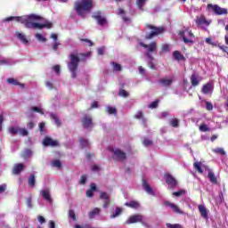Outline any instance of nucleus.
Instances as JSON below:
<instances>
[{
  "mask_svg": "<svg viewBox=\"0 0 228 228\" xmlns=\"http://www.w3.org/2000/svg\"><path fill=\"white\" fill-rule=\"evenodd\" d=\"M15 20L16 22H20L28 29H51L53 28V23L51 21L45 20L44 23H37V20H42V17L36 14H30L28 16H11L5 18V22H10Z\"/></svg>",
  "mask_w": 228,
  "mask_h": 228,
  "instance_id": "obj_1",
  "label": "nucleus"
},
{
  "mask_svg": "<svg viewBox=\"0 0 228 228\" xmlns=\"http://www.w3.org/2000/svg\"><path fill=\"white\" fill-rule=\"evenodd\" d=\"M92 53L88 52L86 53H77V50H75L72 52L69 58V62L68 63V69L69 72L71 73V77L73 79H76L77 77V69L79 68V63L81 62V60H85V58H88Z\"/></svg>",
  "mask_w": 228,
  "mask_h": 228,
  "instance_id": "obj_2",
  "label": "nucleus"
},
{
  "mask_svg": "<svg viewBox=\"0 0 228 228\" xmlns=\"http://www.w3.org/2000/svg\"><path fill=\"white\" fill-rule=\"evenodd\" d=\"M94 8V0H77L74 3V10L79 17H85Z\"/></svg>",
  "mask_w": 228,
  "mask_h": 228,
  "instance_id": "obj_3",
  "label": "nucleus"
},
{
  "mask_svg": "<svg viewBox=\"0 0 228 228\" xmlns=\"http://www.w3.org/2000/svg\"><path fill=\"white\" fill-rule=\"evenodd\" d=\"M146 28L148 29H151V31L145 36L146 40H152L154 37H158L159 35L165 33V27H156L154 25L147 24Z\"/></svg>",
  "mask_w": 228,
  "mask_h": 228,
  "instance_id": "obj_4",
  "label": "nucleus"
},
{
  "mask_svg": "<svg viewBox=\"0 0 228 228\" xmlns=\"http://www.w3.org/2000/svg\"><path fill=\"white\" fill-rule=\"evenodd\" d=\"M139 45H141V47H143L144 49H147V58H149L150 60H153L152 55H151V53H156L158 49V44L156 43V41H152L149 45H145L143 42L139 41Z\"/></svg>",
  "mask_w": 228,
  "mask_h": 228,
  "instance_id": "obj_5",
  "label": "nucleus"
},
{
  "mask_svg": "<svg viewBox=\"0 0 228 228\" xmlns=\"http://www.w3.org/2000/svg\"><path fill=\"white\" fill-rule=\"evenodd\" d=\"M207 10H212L215 15H227V9L220 7L218 4H208Z\"/></svg>",
  "mask_w": 228,
  "mask_h": 228,
  "instance_id": "obj_6",
  "label": "nucleus"
},
{
  "mask_svg": "<svg viewBox=\"0 0 228 228\" xmlns=\"http://www.w3.org/2000/svg\"><path fill=\"white\" fill-rule=\"evenodd\" d=\"M180 37L183 38L184 44H193V40H191V38H195V35H193L191 30L180 32Z\"/></svg>",
  "mask_w": 228,
  "mask_h": 228,
  "instance_id": "obj_7",
  "label": "nucleus"
},
{
  "mask_svg": "<svg viewBox=\"0 0 228 228\" xmlns=\"http://www.w3.org/2000/svg\"><path fill=\"white\" fill-rule=\"evenodd\" d=\"M93 19L97 20V24L99 26H106L108 24V20H106V17L102 16V12H96L93 15Z\"/></svg>",
  "mask_w": 228,
  "mask_h": 228,
  "instance_id": "obj_8",
  "label": "nucleus"
},
{
  "mask_svg": "<svg viewBox=\"0 0 228 228\" xmlns=\"http://www.w3.org/2000/svg\"><path fill=\"white\" fill-rule=\"evenodd\" d=\"M114 154V159H118V161H126L127 159V155L126 152L122 151L120 149L110 150Z\"/></svg>",
  "mask_w": 228,
  "mask_h": 228,
  "instance_id": "obj_9",
  "label": "nucleus"
},
{
  "mask_svg": "<svg viewBox=\"0 0 228 228\" xmlns=\"http://www.w3.org/2000/svg\"><path fill=\"white\" fill-rule=\"evenodd\" d=\"M164 177L166 183L169 186V188H171V190H174V188L177 186V181L174 176H172V175L167 173L165 174Z\"/></svg>",
  "mask_w": 228,
  "mask_h": 228,
  "instance_id": "obj_10",
  "label": "nucleus"
},
{
  "mask_svg": "<svg viewBox=\"0 0 228 228\" xmlns=\"http://www.w3.org/2000/svg\"><path fill=\"white\" fill-rule=\"evenodd\" d=\"M143 224V216L142 215H134L132 216H130L126 221V224L127 225L131 224Z\"/></svg>",
  "mask_w": 228,
  "mask_h": 228,
  "instance_id": "obj_11",
  "label": "nucleus"
},
{
  "mask_svg": "<svg viewBox=\"0 0 228 228\" xmlns=\"http://www.w3.org/2000/svg\"><path fill=\"white\" fill-rule=\"evenodd\" d=\"M163 204L166 206V208H170L174 213H176V215H183L181 208H179V206L175 205V203L164 201Z\"/></svg>",
  "mask_w": 228,
  "mask_h": 228,
  "instance_id": "obj_12",
  "label": "nucleus"
},
{
  "mask_svg": "<svg viewBox=\"0 0 228 228\" xmlns=\"http://www.w3.org/2000/svg\"><path fill=\"white\" fill-rule=\"evenodd\" d=\"M195 22L197 24V26L202 27V26H209V24H211V21L208 20V19H206V16L204 15H200L196 17Z\"/></svg>",
  "mask_w": 228,
  "mask_h": 228,
  "instance_id": "obj_13",
  "label": "nucleus"
},
{
  "mask_svg": "<svg viewBox=\"0 0 228 228\" xmlns=\"http://www.w3.org/2000/svg\"><path fill=\"white\" fill-rule=\"evenodd\" d=\"M43 145H45V147H58L60 143L58 141H54L51 137H45Z\"/></svg>",
  "mask_w": 228,
  "mask_h": 228,
  "instance_id": "obj_14",
  "label": "nucleus"
},
{
  "mask_svg": "<svg viewBox=\"0 0 228 228\" xmlns=\"http://www.w3.org/2000/svg\"><path fill=\"white\" fill-rule=\"evenodd\" d=\"M100 199L101 200H103V208H106L108 206H110V194L106 191L100 192Z\"/></svg>",
  "mask_w": 228,
  "mask_h": 228,
  "instance_id": "obj_15",
  "label": "nucleus"
},
{
  "mask_svg": "<svg viewBox=\"0 0 228 228\" xmlns=\"http://www.w3.org/2000/svg\"><path fill=\"white\" fill-rule=\"evenodd\" d=\"M23 171H24V164L19 163L14 165L12 170V174H13V175H19Z\"/></svg>",
  "mask_w": 228,
  "mask_h": 228,
  "instance_id": "obj_16",
  "label": "nucleus"
},
{
  "mask_svg": "<svg viewBox=\"0 0 228 228\" xmlns=\"http://www.w3.org/2000/svg\"><path fill=\"white\" fill-rule=\"evenodd\" d=\"M93 119L90 116H84L82 118V125L86 129H88V127H92Z\"/></svg>",
  "mask_w": 228,
  "mask_h": 228,
  "instance_id": "obj_17",
  "label": "nucleus"
},
{
  "mask_svg": "<svg viewBox=\"0 0 228 228\" xmlns=\"http://www.w3.org/2000/svg\"><path fill=\"white\" fill-rule=\"evenodd\" d=\"M198 209L202 216V218H205V220H208V208L204 205H199Z\"/></svg>",
  "mask_w": 228,
  "mask_h": 228,
  "instance_id": "obj_18",
  "label": "nucleus"
},
{
  "mask_svg": "<svg viewBox=\"0 0 228 228\" xmlns=\"http://www.w3.org/2000/svg\"><path fill=\"white\" fill-rule=\"evenodd\" d=\"M211 90H213V85L211 83H207L202 86L201 92L205 95H208V94H210Z\"/></svg>",
  "mask_w": 228,
  "mask_h": 228,
  "instance_id": "obj_19",
  "label": "nucleus"
},
{
  "mask_svg": "<svg viewBox=\"0 0 228 228\" xmlns=\"http://www.w3.org/2000/svg\"><path fill=\"white\" fill-rule=\"evenodd\" d=\"M41 193L45 200H46L47 202H53V198H51V192L49 191V190H43L41 191Z\"/></svg>",
  "mask_w": 228,
  "mask_h": 228,
  "instance_id": "obj_20",
  "label": "nucleus"
},
{
  "mask_svg": "<svg viewBox=\"0 0 228 228\" xmlns=\"http://www.w3.org/2000/svg\"><path fill=\"white\" fill-rule=\"evenodd\" d=\"M173 58L174 60H176V61H183L184 60H186V58H184V55H183L179 51H175L173 53Z\"/></svg>",
  "mask_w": 228,
  "mask_h": 228,
  "instance_id": "obj_21",
  "label": "nucleus"
},
{
  "mask_svg": "<svg viewBox=\"0 0 228 228\" xmlns=\"http://www.w3.org/2000/svg\"><path fill=\"white\" fill-rule=\"evenodd\" d=\"M125 206H126V208H132V209H138V208H140V203L136 200H132L125 203Z\"/></svg>",
  "mask_w": 228,
  "mask_h": 228,
  "instance_id": "obj_22",
  "label": "nucleus"
},
{
  "mask_svg": "<svg viewBox=\"0 0 228 228\" xmlns=\"http://www.w3.org/2000/svg\"><path fill=\"white\" fill-rule=\"evenodd\" d=\"M142 187L143 190H145L146 193H149L150 195H152L154 193V191H152V187H151V185H149V183L145 180L142 181Z\"/></svg>",
  "mask_w": 228,
  "mask_h": 228,
  "instance_id": "obj_23",
  "label": "nucleus"
},
{
  "mask_svg": "<svg viewBox=\"0 0 228 228\" xmlns=\"http://www.w3.org/2000/svg\"><path fill=\"white\" fill-rule=\"evenodd\" d=\"M118 15H123L124 22H131V18L126 16V11L122 8L118 9Z\"/></svg>",
  "mask_w": 228,
  "mask_h": 228,
  "instance_id": "obj_24",
  "label": "nucleus"
},
{
  "mask_svg": "<svg viewBox=\"0 0 228 228\" xmlns=\"http://www.w3.org/2000/svg\"><path fill=\"white\" fill-rule=\"evenodd\" d=\"M7 83L9 85H13L14 86H20V88H24V84H20L17 79L15 78H8Z\"/></svg>",
  "mask_w": 228,
  "mask_h": 228,
  "instance_id": "obj_25",
  "label": "nucleus"
},
{
  "mask_svg": "<svg viewBox=\"0 0 228 228\" xmlns=\"http://www.w3.org/2000/svg\"><path fill=\"white\" fill-rule=\"evenodd\" d=\"M101 215V208H95L92 211L89 212V219L92 220L94 217Z\"/></svg>",
  "mask_w": 228,
  "mask_h": 228,
  "instance_id": "obj_26",
  "label": "nucleus"
},
{
  "mask_svg": "<svg viewBox=\"0 0 228 228\" xmlns=\"http://www.w3.org/2000/svg\"><path fill=\"white\" fill-rule=\"evenodd\" d=\"M174 83V80L172 78H161L159 80V84L162 85V86H170Z\"/></svg>",
  "mask_w": 228,
  "mask_h": 228,
  "instance_id": "obj_27",
  "label": "nucleus"
},
{
  "mask_svg": "<svg viewBox=\"0 0 228 228\" xmlns=\"http://www.w3.org/2000/svg\"><path fill=\"white\" fill-rule=\"evenodd\" d=\"M50 117L52 120L55 122V125L57 126V127L61 126V120H60V118H58V115L52 113L50 114Z\"/></svg>",
  "mask_w": 228,
  "mask_h": 228,
  "instance_id": "obj_28",
  "label": "nucleus"
},
{
  "mask_svg": "<svg viewBox=\"0 0 228 228\" xmlns=\"http://www.w3.org/2000/svg\"><path fill=\"white\" fill-rule=\"evenodd\" d=\"M28 183L30 188H35L37 184V179L35 178V175H30V176L28 177Z\"/></svg>",
  "mask_w": 228,
  "mask_h": 228,
  "instance_id": "obj_29",
  "label": "nucleus"
},
{
  "mask_svg": "<svg viewBox=\"0 0 228 228\" xmlns=\"http://www.w3.org/2000/svg\"><path fill=\"white\" fill-rule=\"evenodd\" d=\"M208 177L210 183H212V184H216V183H218V180L216 179L215 173L209 172L208 175Z\"/></svg>",
  "mask_w": 228,
  "mask_h": 228,
  "instance_id": "obj_30",
  "label": "nucleus"
},
{
  "mask_svg": "<svg viewBox=\"0 0 228 228\" xmlns=\"http://www.w3.org/2000/svg\"><path fill=\"white\" fill-rule=\"evenodd\" d=\"M191 83L192 85V86H199V78L197 77V75L192 74L191 76Z\"/></svg>",
  "mask_w": 228,
  "mask_h": 228,
  "instance_id": "obj_31",
  "label": "nucleus"
},
{
  "mask_svg": "<svg viewBox=\"0 0 228 228\" xmlns=\"http://www.w3.org/2000/svg\"><path fill=\"white\" fill-rule=\"evenodd\" d=\"M68 216H69V218L73 220V222H76L77 220V216H76V212L73 209L69 210Z\"/></svg>",
  "mask_w": 228,
  "mask_h": 228,
  "instance_id": "obj_32",
  "label": "nucleus"
},
{
  "mask_svg": "<svg viewBox=\"0 0 228 228\" xmlns=\"http://www.w3.org/2000/svg\"><path fill=\"white\" fill-rule=\"evenodd\" d=\"M169 126H171V127H179V119L177 118L170 119Z\"/></svg>",
  "mask_w": 228,
  "mask_h": 228,
  "instance_id": "obj_33",
  "label": "nucleus"
},
{
  "mask_svg": "<svg viewBox=\"0 0 228 228\" xmlns=\"http://www.w3.org/2000/svg\"><path fill=\"white\" fill-rule=\"evenodd\" d=\"M118 95L119 97H124L125 99L129 96V93L126 91L125 89H119L118 92Z\"/></svg>",
  "mask_w": 228,
  "mask_h": 228,
  "instance_id": "obj_34",
  "label": "nucleus"
},
{
  "mask_svg": "<svg viewBox=\"0 0 228 228\" xmlns=\"http://www.w3.org/2000/svg\"><path fill=\"white\" fill-rule=\"evenodd\" d=\"M111 65H112V67H113V70L115 71V72H120V71H122V65H120V64H118V63H117V62H111Z\"/></svg>",
  "mask_w": 228,
  "mask_h": 228,
  "instance_id": "obj_35",
  "label": "nucleus"
},
{
  "mask_svg": "<svg viewBox=\"0 0 228 228\" xmlns=\"http://www.w3.org/2000/svg\"><path fill=\"white\" fill-rule=\"evenodd\" d=\"M17 37L19 38V40H20V42H22V44H28V38H26V36L23 33H18Z\"/></svg>",
  "mask_w": 228,
  "mask_h": 228,
  "instance_id": "obj_36",
  "label": "nucleus"
},
{
  "mask_svg": "<svg viewBox=\"0 0 228 228\" xmlns=\"http://www.w3.org/2000/svg\"><path fill=\"white\" fill-rule=\"evenodd\" d=\"M106 110L109 115H117V109L115 107L108 106Z\"/></svg>",
  "mask_w": 228,
  "mask_h": 228,
  "instance_id": "obj_37",
  "label": "nucleus"
},
{
  "mask_svg": "<svg viewBox=\"0 0 228 228\" xmlns=\"http://www.w3.org/2000/svg\"><path fill=\"white\" fill-rule=\"evenodd\" d=\"M213 152H215V154H220L221 156H225V151L224 150V148H216L213 150Z\"/></svg>",
  "mask_w": 228,
  "mask_h": 228,
  "instance_id": "obj_38",
  "label": "nucleus"
},
{
  "mask_svg": "<svg viewBox=\"0 0 228 228\" xmlns=\"http://www.w3.org/2000/svg\"><path fill=\"white\" fill-rule=\"evenodd\" d=\"M122 214V208L117 207L116 212L110 216V218H117V216H119Z\"/></svg>",
  "mask_w": 228,
  "mask_h": 228,
  "instance_id": "obj_39",
  "label": "nucleus"
},
{
  "mask_svg": "<svg viewBox=\"0 0 228 228\" xmlns=\"http://www.w3.org/2000/svg\"><path fill=\"white\" fill-rule=\"evenodd\" d=\"M200 131H201L202 133H208L211 131V129L208 127V125L203 123L200 126Z\"/></svg>",
  "mask_w": 228,
  "mask_h": 228,
  "instance_id": "obj_40",
  "label": "nucleus"
},
{
  "mask_svg": "<svg viewBox=\"0 0 228 228\" xmlns=\"http://www.w3.org/2000/svg\"><path fill=\"white\" fill-rule=\"evenodd\" d=\"M161 53H170V45L164 44L161 45Z\"/></svg>",
  "mask_w": 228,
  "mask_h": 228,
  "instance_id": "obj_41",
  "label": "nucleus"
},
{
  "mask_svg": "<svg viewBox=\"0 0 228 228\" xmlns=\"http://www.w3.org/2000/svg\"><path fill=\"white\" fill-rule=\"evenodd\" d=\"M166 227L167 228H183V224H170V223H167L166 224Z\"/></svg>",
  "mask_w": 228,
  "mask_h": 228,
  "instance_id": "obj_42",
  "label": "nucleus"
},
{
  "mask_svg": "<svg viewBox=\"0 0 228 228\" xmlns=\"http://www.w3.org/2000/svg\"><path fill=\"white\" fill-rule=\"evenodd\" d=\"M193 167L195 168V170H197L199 172V174H202V167H200V162H194Z\"/></svg>",
  "mask_w": 228,
  "mask_h": 228,
  "instance_id": "obj_43",
  "label": "nucleus"
},
{
  "mask_svg": "<svg viewBox=\"0 0 228 228\" xmlns=\"http://www.w3.org/2000/svg\"><path fill=\"white\" fill-rule=\"evenodd\" d=\"M79 142H80L81 147H88V145H89L88 140H86L85 138H80Z\"/></svg>",
  "mask_w": 228,
  "mask_h": 228,
  "instance_id": "obj_44",
  "label": "nucleus"
},
{
  "mask_svg": "<svg viewBox=\"0 0 228 228\" xmlns=\"http://www.w3.org/2000/svg\"><path fill=\"white\" fill-rule=\"evenodd\" d=\"M31 154H32L31 150H26V151L23 152L22 156H23V158H24L25 159H28V158H31Z\"/></svg>",
  "mask_w": 228,
  "mask_h": 228,
  "instance_id": "obj_45",
  "label": "nucleus"
},
{
  "mask_svg": "<svg viewBox=\"0 0 228 228\" xmlns=\"http://www.w3.org/2000/svg\"><path fill=\"white\" fill-rule=\"evenodd\" d=\"M186 193V191L184 190H180L178 191L173 192L174 197H181L182 195H184Z\"/></svg>",
  "mask_w": 228,
  "mask_h": 228,
  "instance_id": "obj_46",
  "label": "nucleus"
},
{
  "mask_svg": "<svg viewBox=\"0 0 228 228\" xmlns=\"http://www.w3.org/2000/svg\"><path fill=\"white\" fill-rule=\"evenodd\" d=\"M21 136H28L29 134V132L26 130V128H19V132Z\"/></svg>",
  "mask_w": 228,
  "mask_h": 228,
  "instance_id": "obj_47",
  "label": "nucleus"
},
{
  "mask_svg": "<svg viewBox=\"0 0 228 228\" xmlns=\"http://www.w3.org/2000/svg\"><path fill=\"white\" fill-rule=\"evenodd\" d=\"M158 104H159V100H156V101L152 102L149 105V108H151V110H154V109L158 108Z\"/></svg>",
  "mask_w": 228,
  "mask_h": 228,
  "instance_id": "obj_48",
  "label": "nucleus"
},
{
  "mask_svg": "<svg viewBox=\"0 0 228 228\" xmlns=\"http://www.w3.org/2000/svg\"><path fill=\"white\" fill-rule=\"evenodd\" d=\"M32 111H36V113H40V115H44V110L40 107H32Z\"/></svg>",
  "mask_w": 228,
  "mask_h": 228,
  "instance_id": "obj_49",
  "label": "nucleus"
},
{
  "mask_svg": "<svg viewBox=\"0 0 228 228\" xmlns=\"http://www.w3.org/2000/svg\"><path fill=\"white\" fill-rule=\"evenodd\" d=\"M26 204L28 208H33V199L31 197L27 198Z\"/></svg>",
  "mask_w": 228,
  "mask_h": 228,
  "instance_id": "obj_50",
  "label": "nucleus"
},
{
  "mask_svg": "<svg viewBox=\"0 0 228 228\" xmlns=\"http://www.w3.org/2000/svg\"><path fill=\"white\" fill-rule=\"evenodd\" d=\"M36 38H37L39 42H47V39L42 37V34H36Z\"/></svg>",
  "mask_w": 228,
  "mask_h": 228,
  "instance_id": "obj_51",
  "label": "nucleus"
},
{
  "mask_svg": "<svg viewBox=\"0 0 228 228\" xmlns=\"http://www.w3.org/2000/svg\"><path fill=\"white\" fill-rule=\"evenodd\" d=\"M142 143L144 147H150V145H152L153 142L149 139H144Z\"/></svg>",
  "mask_w": 228,
  "mask_h": 228,
  "instance_id": "obj_52",
  "label": "nucleus"
},
{
  "mask_svg": "<svg viewBox=\"0 0 228 228\" xmlns=\"http://www.w3.org/2000/svg\"><path fill=\"white\" fill-rule=\"evenodd\" d=\"M206 110H208V111H213V103L206 102Z\"/></svg>",
  "mask_w": 228,
  "mask_h": 228,
  "instance_id": "obj_53",
  "label": "nucleus"
},
{
  "mask_svg": "<svg viewBox=\"0 0 228 228\" xmlns=\"http://www.w3.org/2000/svg\"><path fill=\"white\" fill-rule=\"evenodd\" d=\"M147 0H137L136 1V4H137V6L139 7V8H143V4H145V2H146Z\"/></svg>",
  "mask_w": 228,
  "mask_h": 228,
  "instance_id": "obj_54",
  "label": "nucleus"
},
{
  "mask_svg": "<svg viewBox=\"0 0 228 228\" xmlns=\"http://www.w3.org/2000/svg\"><path fill=\"white\" fill-rule=\"evenodd\" d=\"M53 165L56 168H61V161H60V160H55V161H53Z\"/></svg>",
  "mask_w": 228,
  "mask_h": 228,
  "instance_id": "obj_55",
  "label": "nucleus"
},
{
  "mask_svg": "<svg viewBox=\"0 0 228 228\" xmlns=\"http://www.w3.org/2000/svg\"><path fill=\"white\" fill-rule=\"evenodd\" d=\"M91 169L93 170V172H99L101 170V167L97 164H94L92 166Z\"/></svg>",
  "mask_w": 228,
  "mask_h": 228,
  "instance_id": "obj_56",
  "label": "nucleus"
},
{
  "mask_svg": "<svg viewBox=\"0 0 228 228\" xmlns=\"http://www.w3.org/2000/svg\"><path fill=\"white\" fill-rule=\"evenodd\" d=\"M80 184H86V175H83L80 177Z\"/></svg>",
  "mask_w": 228,
  "mask_h": 228,
  "instance_id": "obj_57",
  "label": "nucleus"
},
{
  "mask_svg": "<svg viewBox=\"0 0 228 228\" xmlns=\"http://www.w3.org/2000/svg\"><path fill=\"white\" fill-rule=\"evenodd\" d=\"M9 131L12 134H17V133H19V128L10 127Z\"/></svg>",
  "mask_w": 228,
  "mask_h": 228,
  "instance_id": "obj_58",
  "label": "nucleus"
},
{
  "mask_svg": "<svg viewBox=\"0 0 228 228\" xmlns=\"http://www.w3.org/2000/svg\"><path fill=\"white\" fill-rule=\"evenodd\" d=\"M80 42H86L89 45V47H92V45H94V42H92L90 39L82 38L80 39Z\"/></svg>",
  "mask_w": 228,
  "mask_h": 228,
  "instance_id": "obj_59",
  "label": "nucleus"
},
{
  "mask_svg": "<svg viewBox=\"0 0 228 228\" xmlns=\"http://www.w3.org/2000/svg\"><path fill=\"white\" fill-rule=\"evenodd\" d=\"M135 118H137L138 120H140V118H143V112L142 111H138L136 114H135Z\"/></svg>",
  "mask_w": 228,
  "mask_h": 228,
  "instance_id": "obj_60",
  "label": "nucleus"
},
{
  "mask_svg": "<svg viewBox=\"0 0 228 228\" xmlns=\"http://www.w3.org/2000/svg\"><path fill=\"white\" fill-rule=\"evenodd\" d=\"M45 128V123H44V122L39 123V131H40V133H44Z\"/></svg>",
  "mask_w": 228,
  "mask_h": 228,
  "instance_id": "obj_61",
  "label": "nucleus"
},
{
  "mask_svg": "<svg viewBox=\"0 0 228 228\" xmlns=\"http://www.w3.org/2000/svg\"><path fill=\"white\" fill-rule=\"evenodd\" d=\"M27 127L28 129H33V127H35V122L29 121L28 123H27Z\"/></svg>",
  "mask_w": 228,
  "mask_h": 228,
  "instance_id": "obj_62",
  "label": "nucleus"
},
{
  "mask_svg": "<svg viewBox=\"0 0 228 228\" xmlns=\"http://www.w3.org/2000/svg\"><path fill=\"white\" fill-rule=\"evenodd\" d=\"M37 220L39 224H45V218L42 216H38Z\"/></svg>",
  "mask_w": 228,
  "mask_h": 228,
  "instance_id": "obj_63",
  "label": "nucleus"
},
{
  "mask_svg": "<svg viewBox=\"0 0 228 228\" xmlns=\"http://www.w3.org/2000/svg\"><path fill=\"white\" fill-rule=\"evenodd\" d=\"M45 85H46L47 88H49L50 90H53L54 88V86L53 85L52 82L47 81L45 83Z\"/></svg>",
  "mask_w": 228,
  "mask_h": 228,
  "instance_id": "obj_64",
  "label": "nucleus"
}]
</instances>
